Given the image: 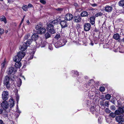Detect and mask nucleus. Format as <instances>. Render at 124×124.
<instances>
[{
    "instance_id": "nucleus-1",
    "label": "nucleus",
    "mask_w": 124,
    "mask_h": 124,
    "mask_svg": "<svg viewBox=\"0 0 124 124\" xmlns=\"http://www.w3.org/2000/svg\"><path fill=\"white\" fill-rule=\"evenodd\" d=\"M46 29L47 31L51 34H54L56 32L54 26L51 24H48L47 25Z\"/></svg>"
},
{
    "instance_id": "nucleus-2",
    "label": "nucleus",
    "mask_w": 124,
    "mask_h": 124,
    "mask_svg": "<svg viewBox=\"0 0 124 124\" xmlns=\"http://www.w3.org/2000/svg\"><path fill=\"white\" fill-rule=\"evenodd\" d=\"M39 37L37 34L34 33L31 36V39H29L27 40V42L28 45L30 44L33 41H36L37 39Z\"/></svg>"
},
{
    "instance_id": "nucleus-3",
    "label": "nucleus",
    "mask_w": 124,
    "mask_h": 124,
    "mask_svg": "<svg viewBox=\"0 0 124 124\" xmlns=\"http://www.w3.org/2000/svg\"><path fill=\"white\" fill-rule=\"evenodd\" d=\"M67 41L65 40H61V41H58L55 43V46L56 48H58L65 45L67 42Z\"/></svg>"
},
{
    "instance_id": "nucleus-4",
    "label": "nucleus",
    "mask_w": 124,
    "mask_h": 124,
    "mask_svg": "<svg viewBox=\"0 0 124 124\" xmlns=\"http://www.w3.org/2000/svg\"><path fill=\"white\" fill-rule=\"evenodd\" d=\"M4 86H5L8 89L9 88L10 86L9 82V77L6 76L5 77L3 82Z\"/></svg>"
},
{
    "instance_id": "nucleus-5",
    "label": "nucleus",
    "mask_w": 124,
    "mask_h": 124,
    "mask_svg": "<svg viewBox=\"0 0 124 124\" xmlns=\"http://www.w3.org/2000/svg\"><path fill=\"white\" fill-rule=\"evenodd\" d=\"M73 18V21L76 23H79L81 20V17L79 15L75 16Z\"/></svg>"
},
{
    "instance_id": "nucleus-6",
    "label": "nucleus",
    "mask_w": 124,
    "mask_h": 124,
    "mask_svg": "<svg viewBox=\"0 0 124 124\" xmlns=\"http://www.w3.org/2000/svg\"><path fill=\"white\" fill-rule=\"evenodd\" d=\"M84 30L85 31H89L91 28V25L90 23H86L84 25Z\"/></svg>"
},
{
    "instance_id": "nucleus-7",
    "label": "nucleus",
    "mask_w": 124,
    "mask_h": 124,
    "mask_svg": "<svg viewBox=\"0 0 124 124\" xmlns=\"http://www.w3.org/2000/svg\"><path fill=\"white\" fill-rule=\"evenodd\" d=\"M2 97L3 100L6 101L8 99V93L7 91L3 92L2 94Z\"/></svg>"
},
{
    "instance_id": "nucleus-8",
    "label": "nucleus",
    "mask_w": 124,
    "mask_h": 124,
    "mask_svg": "<svg viewBox=\"0 0 124 124\" xmlns=\"http://www.w3.org/2000/svg\"><path fill=\"white\" fill-rule=\"evenodd\" d=\"M8 106V104L6 101H4L1 103V107L5 110H6L9 107Z\"/></svg>"
},
{
    "instance_id": "nucleus-9",
    "label": "nucleus",
    "mask_w": 124,
    "mask_h": 124,
    "mask_svg": "<svg viewBox=\"0 0 124 124\" xmlns=\"http://www.w3.org/2000/svg\"><path fill=\"white\" fill-rule=\"evenodd\" d=\"M113 10V8L112 6H110L108 5H106L104 7V10L107 12H111Z\"/></svg>"
},
{
    "instance_id": "nucleus-10",
    "label": "nucleus",
    "mask_w": 124,
    "mask_h": 124,
    "mask_svg": "<svg viewBox=\"0 0 124 124\" xmlns=\"http://www.w3.org/2000/svg\"><path fill=\"white\" fill-rule=\"evenodd\" d=\"M116 119L117 122L120 123H122L123 122H124V118L123 116H116Z\"/></svg>"
},
{
    "instance_id": "nucleus-11",
    "label": "nucleus",
    "mask_w": 124,
    "mask_h": 124,
    "mask_svg": "<svg viewBox=\"0 0 124 124\" xmlns=\"http://www.w3.org/2000/svg\"><path fill=\"white\" fill-rule=\"evenodd\" d=\"M24 44H23L22 46H21L20 49L21 51H24L26 50L28 46H29L30 44L28 45V43L27 42V40L26 42H24Z\"/></svg>"
},
{
    "instance_id": "nucleus-12",
    "label": "nucleus",
    "mask_w": 124,
    "mask_h": 124,
    "mask_svg": "<svg viewBox=\"0 0 124 124\" xmlns=\"http://www.w3.org/2000/svg\"><path fill=\"white\" fill-rule=\"evenodd\" d=\"M73 17V15L71 14L68 13L66 15L65 19L67 21H70L72 19Z\"/></svg>"
},
{
    "instance_id": "nucleus-13",
    "label": "nucleus",
    "mask_w": 124,
    "mask_h": 124,
    "mask_svg": "<svg viewBox=\"0 0 124 124\" xmlns=\"http://www.w3.org/2000/svg\"><path fill=\"white\" fill-rule=\"evenodd\" d=\"M9 107L10 108H11L13 107L14 105V101L13 100V98H11L9 100Z\"/></svg>"
},
{
    "instance_id": "nucleus-14",
    "label": "nucleus",
    "mask_w": 124,
    "mask_h": 124,
    "mask_svg": "<svg viewBox=\"0 0 124 124\" xmlns=\"http://www.w3.org/2000/svg\"><path fill=\"white\" fill-rule=\"evenodd\" d=\"M67 22L66 20L62 21L60 22V24L62 28H64L67 26Z\"/></svg>"
},
{
    "instance_id": "nucleus-15",
    "label": "nucleus",
    "mask_w": 124,
    "mask_h": 124,
    "mask_svg": "<svg viewBox=\"0 0 124 124\" xmlns=\"http://www.w3.org/2000/svg\"><path fill=\"white\" fill-rule=\"evenodd\" d=\"M80 16L82 17H87L88 15V13L86 11L82 12L80 14Z\"/></svg>"
},
{
    "instance_id": "nucleus-16",
    "label": "nucleus",
    "mask_w": 124,
    "mask_h": 124,
    "mask_svg": "<svg viewBox=\"0 0 124 124\" xmlns=\"http://www.w3.org/2000/svg\"><path fill=\"white\" fill-rule=\"evenodd\" d=\"M14 71V68L12 67L9 68L7 70V73L9 75H10Z\"/></svg>"
},
{
    "instance_id": "nucleus-17",
    "label": "nucleus",
    "mask_w": 124,
    "mask_h": 124,
    "mask_svg": "<svg viewBox=\"0 0 124 124\" xmlns=\"http://www.w3.org/2000/svg\"><path fill=\"white\" fill-rule=\"evenodd\" d=\"M25 55V53L24 52H22V51L19 52L18 53L17 55L20 58H21V59L23 58L24 56Z\"/></svg>"
},
{
    "instance_id": "nucleus-18",
    "label": "nucleus",
    "mask_w": 124,
    "mask_h": 124,
    "mask_svg": "<svg viewBox=\"0 0 124 124\" xmlns=\"http://www.w3.org/2000/svg\"><path fill=\"white\" fill-rule=\"evenodd\" d=\"M46 31V30L45 28L41 27L39 31H38V33L42 34L44 33Z\"/></svg>"
},
{
    "instance_id": "nucleus-19",
    "label": "nucleus",
    "mask_w": 124,
    "mask_h": 124,
    "mask_svg": "<svg viewBox=\"0 0 124 124\" xmlns=\"http://www.w3.org/2000/svg\"><path fill=\"white\" fill-rule=\"evenodd\" d=\"M21 57L20 58L19 56L17 55L16 56L14 57L13 59V60L15 62H20L21 60Z\"/></svg>"
},
{
    "instance_id": "nucleus-20",
    "label": "nucleus",
    "mask_w": 124,
    "mask_h": 124,
    "mask_svg": "<svg viewBox=\"0 0 124 124\" xmlns=\"http://www.w3.org/2000/svg\"><path fill=\"white\" fill-rule=\"evenodd\" d=\"M58 21L57 20H55L51 22L49 24H51L54 26V25L58 24Z\"/></svg>"
},
{
    "instance_id": "nucleus-21",
    "label": "nucleus",
    "mask_w": 124,
    "mask_h": 124,
    "mask_svg": "<svg viewBox=\"0 0 124 124\" xmlns=\"http://www.w3.org/2000/svg\"><path fill=\"white\" fill-rule=\"evenodd\" d=\"M120 36L117 33L114 34L113 36V38L116 40L119 39H120Z\"/></svg>"
},
{
    "instance_id": "nucleus-22",
    "label": "nucleus",
    "mask_w": 124,
    "mask_h": 124,
    "mask_svg": "<svg viewBox=\"0 0 124 124\" xmlns=\"http://www.w3.org/2000/svg\"><path fill=\"white\" fill-rule=\"evenodd\" d=\"M31 35L29 33H28L27 35H26L24 36V41L25 40L29 39H30V38H31Z\"/></svg>"
},
{
    "instance_id": "nucleus-23",
    "label": "nucleus",
    "mask_w": 124,
    "mask_h": 124,
    "mask_svg": "<svg viewBox=\"0 0 124 124\" xmlns=\"http://www.w3.org/2000/svg\"><path fill=\"white\" fill-rule=\"evenodd\" d=\"M21 66V64L20 62H16L15 63V66L17 68H20Z\"/></svg>"
},
{
    "instance_id": "nucleus-24",
    "label": "nucleus",
    "mask_w": 124,
    "mask_h": 124,
    "mask_svg": "<svg viewBox=\"0 0 124 124\" xmlns=\"http://www.w3.org/2000/svg\"><path fill=\"white\" fill-rule=\"evenodd\" d=\"M95 18L94 16H92L90 17V23L92 25H93L95 23Z\"/></svg>"
},
{
    "instance_id": "nucleus-25",
    "label": "nucleus",
    "mask_w": 124,
    "mask_h": 124,
    "mask_svg": "<svg viewBox=\"0 0 124 124\" xmlns=\"http://www.w3.org/2000/svg\"><path fill=\"white\" fill-rule=\"evenodd\" d=\"M0 20L1 21H4L5 23H7L6 19L4 16H2L0 17Z\"/></svg>"
},
{
    "instance_id": "nucleus-26",
    "label": "nucleus",
    "mask_w": 124,
    "mask_h": 124,
    "mask_svg": "<svg viewBox=\"0 0 124 124\" xmlns=\"http://www.w3.org/2000/svg\"><path fill=\"white\" fill-rule=\"evenodd\" d=\"M118 109L121 114H122L124 113V107L121 108L119 107Z\"/></svg>"
},
{
    "instance_id": "nucleus-27",
    "label": "nucleus",
    "mask_w": 124,
    "mask_h": 124,
    "mask_svg": "<svg viewBox=\"0 0 124 124\" xmlns=\"http://www.w3.org/2000/svg\"><path fill=\"white\" fill-rule=\"evenodd\" d=\"M118 5L120 6H124V0H121L118 2Z\"/></svg>"
},
{
    "instance_id": "nucleus-28",
    "label": "nucleus",
    "mask_w": 124,
    "mask_h": 124,
    "mask_svg": "<svg viewBox=\"0 0 124 124\" xmlns=\"http://www.w3.org/2000/svg\"><path fill=\"white\" fill-rule=\"evenodd\" d=\"M41 26L40 24H39L37 25L35 27L36 29V30H37V31L38 32V31H39V30L41 27Z\"/></svg>"
},
{
    "instance_id": "nucleus-29",
    "label": "nucleus",
    "mask_w": 124,
    "mask_h": 124,
    "mask_svg": "<svg viewBox=\"0 0 124 124\" xmlns=\"http://www.w3.org/2000/svg\"><path fill=\"white\" fill-rule=\"evenodd\" d=\"M22 83V81L21 79L20 78H19L17 83V85L19 87L21 85Z\"/></svg>"
},
{
    "instance_id": "nucleus-30",
    "label": "nucleus",
    "mask_w": 124,
    "mask_h": 124,
    "mask_svg": "<svg viewBox=\"0 0 124 124\" xmlns=\"http://www.w3.org/2000/svg\"><path fill=\"white\" fill-rule=\"evenodd\" d=\"M111 97V96L109 94H107L105 95V98L107 100H110Z\"/></svg>"
},
{
    "instance_id": "nucleus-31",
    "label": "nucleus",
    "mask_w": 124,
    "mask_h": 124,
    "mask_svg": "<svg viewBox=\"0 0 124 124\" xmlns=\"http://www.w3.org/2000/svg\"><path fill=\"white\" fill-rule=\"evenodd\" d=\"M50 36V35L48 33H47L45 34V36L46 39L49 38Z\"/></svg>"
},
{
    "instance_id": "nucleus-32",
    "label": "nucleus",
    "mask_w": 124,
    "mask_h": 124,
    "mask_svg": "<svg viewBox=\"0 0 124 124\" xmlns=\"http://www.w3.org/2000/svg\"><path fill=\"white\" fill-rule=\"evenodd\" d=\"M22 8L23 10L26 11L27 9V5H24L22 7Z\"/></svg>"
},
{
    "instance_id": "nucleus-33",
    "label": "nucleus",
    "mask_w": 124,
    "mask_h": 124,
    "mask_svg": "<svg viewBox=\"0 0 124 124\" xmlns=\"http://www.w3.org/2000/svg\"><path fill=\"white\" fill-rule=\"evenodd\" d=\"M102 15V13L101 12H99L95 15V16L96 17L101 16Z\"/></svg>"
},
{
    "instance_id": "nucleus-34",
    "label": "nucleus",
    "mask_w": 124,
    "mask_h": 124,
    "mask_svg": "<svg viewBox=\"0 0 124 124\" xmlns=\"http://www.w3.org/2000/svg\"><path fill=\"white\" fill-rule=\"evenodd\" d=\"M6 64V62L5 60H4V61L3 62V63L1 64L2 68H4Z\"/></svg>"
},
{
    "instance_id": "nucleus-35",
    "label": "nucleus",
    "mask_w": 124,
    "mask_h": 124,
    "mask_svg": "<svg viewBox=\"0 0 124 124\" xmlns=\"http://www.w3.org/2000/svg\"><path fill=\"white\" fill-rule=\"evenodd\" d=\"M116 107L114 105H111L110 106V109L112 110H114L116 109Z\"/></svg>"
},
{
    "instance_id": "nucleus-36",
    "label": "nucleus",
    "mask_w": 124,
    "mask_h": 124,
    "mask_svg": "<svg viewBox=\"0 0 124 124\" xmlns=\"http://www.w3.org/2000/svg\"><path fill=\"white\" fill-rule=\"evenodd\" d=\"M105 90V87L103 86L101 87L99 89L100 90L101 92L104 91Z\"/></svg>"
},
{
    "instance_id": "nucleus-37",
    "label": "nucleus",
    "mask_w": 124,
    "mask_h": 124,
    "mask_svg": "<svg viewBox=\"0 0 124 124\" xmlns=\"http://www.w3.org/2000/svg\"><path fill=\"white\" fill-rule=\"evenodd\" d=\"M115 115H120L121 114L118 109V110H117L115 111Z\"/></svg>"
},
{
    "instance_id": "nucleus-38",
    "label": "nucleus",
    "mask_w": 124,
    "mask_h": 124,
    "mask_svg": "<svg viewBox=\"0 0 124 124\" xmlns=\"http://www.w3.org/2000/svg\"><path fill=\"white\" fill-rule=\"evenodd\" d=\"M109 115L113 118H114L116 116L115 113H110V114Z\"/></svg>"
},
{
    "instance_id": "nucleus-39",
    "label": "nucleus",
    "mask_w": 124,
    "mask_h": 124,
    "mask_svg": "<svg viewBox=\"0 0 124 124\" xmlns=\"http://www.w3.org/2000/svg\"><path fill=\"white\" fill-rule=\"evenodd\" d=\"M105 111L108 114L110 113L111 111L108 109V108H106L105 109Z\"/></svg>"
},
{
    "instance_id": "nucleus-40",
    "label": "nucleus",
    "mask_w": 124,
    "mask_h": 124,
    "mask_svg": "<svg viewBox=\"0 0 124 124\" xmlns=\"http://www.w3.org/2000/svg\"><path fill=\"white\" fill-rule=\"evenodd\" d=\"M56 10L58 11L59 12H61V11H62L63 9L62 8H58L56 9Z\"/></svg>"
},
{
    "instance_id": "nucleus-41",
    "label": "nucleus",
    "mask_w": 124,
    "mask_h": 124,
    "mask_svg": "<svg viewBox=\"0 0 124 124\" xmlns=\"http://www.w3.org/2000/svg\"><path fill=\"white\" fill-rule=\"evenodd\" d=\"M48 48L50 50H52L53 49V48L52 47V45L51 44H50L49 45Z\"/></svg>"
},
{
    "instance_id": "nucleus-42",
    "label": "nucleus",
    "mask_w": 124,
    "mask_h": 124,
    "mask_svg": "<svg viewBox=\"0 0 124 124\" xmlns=\"http://www.w3.org/2000/svg\"><path fill=\"white\" fill-rule=\"evenodd\" d=\"M60 38V36L59 34H57L55 37V38L57 39H59Z\"/></svg>"
},
{
    "instance_id": "nucleus-43",
    "label": "nucleus",
    "mask_w": 124,
    "mask_h": 124,
    "mask_svg": "<svg viewBox=\"0 0 124 124\" xmlns=\"http://www.w3.org/2000/svg\"><path fill=\"white\" fill-rule=\"evenodd\" d=\"M108 103L109 102L107 101H106L105 103L104 104L105 106L107 107H108Z\"/></svg>"
},
{
    "instance_id": "nucleus-44",
    "label": "nucleus",
    "mask_w": 124,
    "mask_h": 124,
    "mask_svg": "<svg viewBox=\"0 0 124 124\" xmlns=\"http://www.w3.org/2000/svg\"><path fill=\"white\" fill-rule=\"evenodd\" d=\"M40 2L43 4H45L46 3V2L43 0H40Z\"/></svg>"
},
{
    "instance_id": "nucleus-45",
    "label": "nucleus",
    "mask_w": 124,
    "mask_h": 124,
    "mask_svg": "<svg viewBox=\"0 0 124 124\" xmlns=\"http://www.w3.org/2000/svg\"><path fill=\"white\" fill-rule=\"evenodd\" d=\"M90 110L91 111H94L95 110L93 106L90 109Z\"/></svg>"
},
{
    "instance_id": "nucleus-46",
    "label": "nucleus",
    "mask_w": 124,
    "mask_h": 124,
    "mask_svg": "<svg viewBox=\"0 0 124 124\" xmlns=\"http://www.w3.org/2000/svg\"><path fill=\"white\" fill-rule=\"evenodd\" d=\"M90 4L91 6H92L93 7L97 6V4H96L95 3H94V4Z\"/></svg>"
},
{
    "instance_id": "nucleus-47",
    "label": "nucleus",
    "mask_w": 124,
    "mask_h": 124,
    "mask_svg": "<svg viewBox=\"0 0 124 124\" xmlns=\"http://www.w3.org/2000/svg\"><path fill=\"white\" fill-rule=\"evenodd\" d=\"M73 73H74V74L75 75H76L77 76H78V73L77 71H72Z\"/></svg>"
},
{
    "instance_id": "nucleus-48",
    "label": "nucleus",
    "mask_w": 124,
    "mask_h": 124,
    "mask_svg": "<svg viewBox=\"0 0 124 124\" xmlns=\"http://www.w3.org/2000/svg\"><path fill=\"white\" fill-rule=\"evenodd\" d=\"M3 30L2 29L0 28V34H2L3 33Z\"/></svg>"
},
{
    "instance_id": "nucleus-49",
    "label": "nucleus",
    "mask_w": 124,
    "mask_h": 124,
    "mask_svg": "<svg viewBox=\"0 0 124 124\" xmlns=\"http://www.w3.org/2000/svg\"><path fill=\"white\" fill-rule=\"evenodd\" d=\"M28 6L29 7L31 8L32 7V5L31 4H29L28 5Z\"/></svg>"
},
{
    "instance_id": "nucleus-50",
    "label": "nucleus",
    "mask_w": 124,
    "mask_h": 124,
    "mask_svg": "<svg viewBox=\"0 0 124 124\" xmlns=\"http://www.w3.org/2000/svg\"><path fill=\"white\" fill-rule=\"evenodd\" d=\"M24 20V18H23L21 21V23L20 24V25H21L22 24V23H23V22Z\"/></svg>"
},
{
    "instance_id": "nucleus-51",
    "label": "nucleus",
    "mask_w": 124,
    "mask_h": 124,
    "mask_svg": "<svg viewBox=\"0 0 124 124\" xmlns=\"http://www.w3.org/2000/svg\"><path fill=\"white\" fill-rule=\"evenodd\" d=\"M0 124H4L3 122L1 120H0Z\"/></svg>"
},
{
    "instance_id": "nucleus-52",
    "label": "nucleus",
    "mask_w": 124,
    "mask_h": 124,
    "mask_svg": "<svg viewBox=\"0 0 124 124\" xmlns=\"http://www.w3.org/2000/svg\"><path fill=\"white\" fill-rule=\"evenodd\" d=\"M4 117H8V115L7 114V113H5V114L4 115Z\"/></svg>"
},
{
    "instance_id": "nucleus-53",
    "label": "nucleus",
    "mask_w": 124,
    "mask_h": 124,
    "mask_svg": "<svg viewBox=\"0 0 124 124\" xmlns=\"http://www.w3.org/2000/svg\"><path fill=\"white\" fill-rule=\"evenodd\" d=\"M3 112V111L2 109H0V114H1Z\"/></svg>"
},
{
    "instance_id": "nucleus-54",
    "label": "nucleus",
    "mask_w": 124,
    "mask_h": 124,
    "mask_svg": "<svg viewBox=\"0 0 124 124\" xmlns=\"http://www.w3.org/2000/svg\"><path fill=\"white\" fill-rule=\"evenodd\" d=\"M27 22L28 23H30L29 21V20H27Z\"/></svg>"
},
{
    "instance_id": "nucleus-55",
    "label": "nucleus",
    "mask_w": 124,
    "mask_h": 124,
    "mask_svg": "<svg viewBox=\"0 0 124 124\" xmlns=\"http://www.w3.org/2000/svg\"><path fill=\"white\" fill-rule=\"evenodd\" d=\"M22 78H24V80L25 79V78L24 77V76H22Z\"/></svg>"
},
{
    "instance_id": "nucleus-56",
    "label": "nucleus",
    "mask_w": 124,
    "mask_h": 124,
    "mask_svg": "<svg viewBox=\"0 0 124 124\" xmlns=\"http://www.w3.org/2000/svg\"><path fill=\"white\" fill-rule=\"evenodd\" d=\"M16 99H17V101H18V97H17V98H16Z\"/></svg>"
},
{
    "instance_id": "nucleus-57",
    "label": "nucleus",
    "mask_w": 124,
    "mask_h": 124,
    "mask_svg": "<svg viewBox=\"0 0 124 124\" xmlns=\"http://www.w3.org/2000/svg\"><path fill=\"white\" fill-rule=\"evenodd\" d=\"M123 41L124 42V38L123 39Z\"/></svg>"
},
{
    "instance_id": "nucleus-58",
    "label": "nucleus",
    "mask_w": 124,
    "mask_h": 124,
    "mask_svg": "<svg viewBox=\"0 0 124 124\" xmlns=\"http://www.w3.org/2000/svg\"><path fill=\"white\" fill-rule=\"evenodd\" d=\"M8 32V31H6V33H7Z\"/></svg>"
},
{
    "instance_id": "nucleus-59",
    "label": "nucleus",
    "mask_w": 124,
    "mask_h": 124,
    "mask_svg": "<svg viewBox=\"0 0 124 124\" xmlns=\"http://www.w3.org/2000/svg\"><path fill=\"white\" fill-rule=\"evenodd\" d=\"M25 17V16H24L23 17V18H24H24Z\"/></svg>"
},
{
    "instance_id": "nucleus-60",
    "label": "nucleus",
    "mask_w": 124,
    "mask_h": 124,
    "mask_svg": "<svg viewBox=\"0 0 124 124\" xmlns=\"http://www.w3.org/2000/svg\"><path fill=\"white\" fill-rule=\"evenodd\" d=\"M10 110V109H9V110H8V111H9Z\"/></svg>"
},
{
    "instance_id": "nucleus-61",
    "label": "nucleus",
    "mask_w": 124,
    "mask_h": 124,
    "mask_svg": "<svg viewBox=\"0 0 124 124\" xmlns=\"http://www.w3.org/2000/svg\"><path fill=\"white\" fill-rule=\"evenodd\" d=\"M31 59H32V58H33V56H32V57H31Z\"/></svg>"
},
{
    "instance_id": "nucleus-62",
    "label": "nucleus",
    "mask_w": 124,
    "mask_h": 124,
    "mask_svg": "<svg viewBox=\"0 0 124 124\" xmlns=\"http://www.w3.org/2000/svg\"><path fill=\"white\" fill-rule=\"evenodd\" d=\"M1 1H3V0H0Z\"/></svg>"
},
{
    "instance_id": "nucleus-63",
    "label": "nucleus",
    "mask_w": 124,
    "mask_h": 124,
    "mask_svg": "<svg viewBox=\"0 0 124 124\" xmlns=\"http://www.w3.org/2000/svg\"><path fill=\"white\" fill-rule=\"evenodd\" d=\"M102 105V106H104V105L103 104Z\"/></svg>"
},
{
    "instance_id": "nucleus-64",
    "label": "nucleus",
    "mask_w": 124,
    "mask_h": 124,
    "mask_svg": "<svg viewBox=\"0 0 124 124\" xmlns=\"http://www.w3.org/2000/svg\"><path fill=\"white\" fill-rule=\"evenodd\" d=\"M122 124V123H121V124L119 123V124Z\"/></svg>"
}]
</instances>
